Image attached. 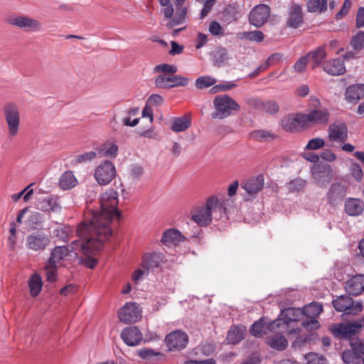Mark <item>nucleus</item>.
I'll list each match as a JSON object with an SVG mask.
<instances>
[{
    "label": "nucleus",
    "mask_w": 364,
    "mask_h": 364,
    "mask_svg": "<svg viewBox=\"0 0 364 364\" xmlns=\"http://www.w3.org/2000/svg\"><path fill=\"white\" fill-rule=\"evenodd\" d=\"M94 218H92L89 223L82 222L77 228V232H88L93 231L95 237H90L87 240L93 248L94 252H100L103 250L105 247V242L112 235V229L109 224L111 223L102 221L96 219V223L92 224Z\"/></svg>",
    "instance_id": "obj_1"
},
{
    "label": "nucleus",
    "mask_w": 364,
    "mask_h": 364,
    "mask_svg": "<svg viewBox=\"0 0 364 364\" xmlns=\"http://www.w3.org/2000/svg\"><path fill=\"white\" fill-rule=\"evenodd\" d=\"M118 193L111 188L100 196V211L92 210V215L94 220L92 224L96 223V219L111 223L114 218L120 220L122 214L117 208Z\"/></svg>",
    "instance_id": "obj_2"
},
{
    "label": "nucleus",
    "mask_w": 364,
    "mask_h": 364,
    "mask_svg": "<svg viewBox=\"0 0 364 364\" xmlns=\"http://www.w3.org/2000/svg\"><path fill=\"white\" fill-rule=\"evenodd\" d=\"M218 202V198L215 196H211L206 200L205 206H201L195 210V213L192 215L191 219L198 224L196 226L197 230L193 235H189L191 241L196 244L200 243L203 237V230L199 226L206 227L209 225L213 219V210L215 208Z\"/></svg>",
    "instance_id": "obj_3"
},
{
    "label": "nucleus",
    "mask_w": 364,
    "mask_h": 364,
    "mask_svg": "<svg viewBox=\"0 0 364 364\" xmlns=\"http://www.w3.org/2000/svg\"><path fill=\"white\" fill-rule=\"evenodd\" d=\"M328 331L336 338L343 341L355 340L359 337L362 331L360 323L354 320L332 323L329 326Z\"/></svg>",
    "instance_id": "obj_4"
},
{
    "label": "nucleus",
    "mask_w": 364,
    "mask_h": 364,
    "mask_svg": "<svg viewBox=\"0 0 364 364\" xmlns=\"http://www.w3.org/2000/svg\"><path fill=\"white\" fill-rule=\"evenodd\" d=\"M213 105L215 111L211 114L213 119H223L230 116L232 111L240 109L239 104L228 95L216 96Z\"/></svg>",
    "instance_id": "obj_5"
},
{
    "label": "nucleus",
    "mask_w": 364,
    "mask_h": 364,
    "mask_svg": "<svg viewBox=\"0 0 364 364\" xmlns=\"http://www.w3.org/2000/svg\"><path fill=\"white\" fill-rule=\"evenodd\" d=\"M310 172L316 185L321 188L326 187L334 178L333 168L326 162L320 161L318 164H313Z\"/></svg>",
    "instance_id": "obj_6"
},
{
    "label": "nucleus",
    "mask_w": 364,
    "mask_h": 364,
    "mask_svg": "<svg viewBox=\"0 0 364 364\" xmlns=\"http://www.w3.org/2000/svg\"><path fill=\"white\" fill-rule=\"evenodd\" d=\"M329 184L324 198L326 203L335 208L346 200L348 186L339 181H332Z\"/></svg>",
    "instance_id": "obj_7"
},
{
    "label": "nucleus",
    "mask_w": 364,
    "mask_h": 364,
    "mask_svg": "<svg viewBox=\"0 0 364 364\" xmlns=\"http://www.w3.org/2000/svg\"><path fill=\"white\" fill-rule=\"evenodd\" d=\"M302 115V112L286 114L281 118L279 125L284 131L291 134L298 132L300 129H306L309 126L305 124Z\"/></svg>",
    "instance_id": "obj_8"
},
{
    "label": "nucleus",
    "mask_w": 364,
    "mask_h": 364,
    "mask_svg": "<svg viewBox=\"0 0 364 364\" xmlns=\"http://www.w3.org/2000/svg\"><path fill=\"white\" fill-rule=\"evenodd\" d=\"M350 349H346L341 354V358L345 364H354L362 359L364 355V338L358 337L349 341Z\"/></svg>",
    "instance_id": "obj_9"
},
{
    "label": "nucleus",
    "mask_w": 364,
    "mask_h": 364,
    "mask_svg": "<svg viewBox=\"0 0 364 364\" xmlns=\"http://www.w3.org/2000/svg\"><path fill=\"white\" fill-rule=\"evenodd\" d=\"M117 316L121 322L124 323H136L141 317V310L136 302H127L119 308Z\"/></svg>",
    "instance_id": "obj_10"
},
{
    "label": "nucleus",
    "mask_w": 364,
    "mask_h": 364,
    "mask_svg": "<svg viewBox=\"0 0 364 364\" xmlns=\"http://www.w3.org/2000/svg\"><path fill=\"white\" fill-rule=\"evenodd\" d=\"M189 83V78L181 75H159L155 77V86L159 89L169 90L176 87H186Z\"/></svg>",
    "instance_id": "obj_11"
},
{
    "label": "nucleus",
    "mask_w": 364,
    "mask_h": 364,
    "mask_svg": "<svg viewBox=\"0 0 364 364\" xmlns=\"http://www.w3.org/2000/svg\"><path fill=\"white\" fill-rule=\"evenodd\" d=\"M117 174L114 164L109 160H104L97 166L94 176L100 185L109 183Z\"/></svg>",
    "instance_id": "obj_12"
},
{
    "label": "nucleus",
    "mask_w": 364,
    "mask_h": 364,
    "mask_svg": "<svg viewBox=\"0 0 364 364\" xmlns=\"http://www.w3.org/2000/svg\"><path fill=\"white\" fill-rule=\"evenodd\" d=\"M168 351L182 350L188 343V335L181 330H176L168 333L164 339Z\"/></svg>",
    "instance_id": "obj_13"
},
{
    "label": "nucleus",
    "mask_w": 364,
    "mask_h": 364,
    "mask_svg": "<svg viewBox=\"0 0 364 364\" xmlns=\"http://www.w3.org/2000/svg\"><path fill=\"white\" fill-rule=\"evenodd\" d=\"M270 14V7L264 4L255 6L250 12L248 19L249 23L257 27L260 28L267 21Z\"/></svg>",
    "instance_id": "obj_14"
},
{
    "label": "nucleus",
    "mask_w": 364,
    "mask_h": 364,
    "mask_svg": "<svg viewBox=\"0 0 364 364\" xmlns=\"http://www.w3.org/2000/svg\"><path fill=\"white\" fill-rule=\"evenodd\" d=\"M5 119L8 124L9 135L14 136L18 134L20 124V115L17 108L12 104H8L4 109Z\"/></svg>",
    "instance_id": "obj_15"
},
{
    "label": "nucleus",
    "mask_w": 364,
    "mask_h": 364,
    "mask_svg": "<svg viewBox=\"0 0 364 364\" xmlns=\"http://www.w3.org/2000/svg\"><path fill=\"white\" fill-rule=\"evenodd\" d=\"M289 303V300L287 299V301L278 304L280 309V316H283L284 324L285 325H289L292 322L299 321L304 316L302 309L287 306Z\"/></svg>",
    "instance_id": "obj_16"
},
{
    "label": "nucleus",
    "mask_w": 364,
    "mask_h": 364,
    "mask_svg": "<svg viewBox=\"0 0 364 364\" xmlns=\"http://www.w3.org/2000/svg\"><path fill=\"white\" fill-rule=\"evenodd\" d=\"M287 12L286 26L294 29L299 28L303 24L304 18L301 6L293 2L289 6Z\"/></svg>",
    "instance_id": "obj_17"
},
{
    "label": "nucleus",
    "mask_w": 364,
    "mask_h": 364,
    "mask_svg": "<svg viewBox=\"0 0 364 364\" xmlns=\"http://www.w3.org/2000/svg\"><path fill=\"white\" fill-rule=\"evenodd\" d=\"M121 338L128 346H138L143 340L142 333L136 326H130L123 328L121 332Z\"/></svg>",
    "instance_id": "obj_18"
},
{
    "label": "nucleus",
    "mask_w": 364,
    "mask_h": 364,
    "mask_svg": "<svg viewBox=\"0 0 364 364\" xmlns=\"http://www.w3.org/2000/svg\"><path fill=\"white\" fill-rule=\"evenodd\" d=\"M6 23L21 28H29L31 31H38L41 23L37 20L26 16H18L6 18Z\"/></svg>",
    "instance_id": "obj_19"
},
{
    "label": "nucleus",
    "mask_w": 364,
    "mask_h": 364,
    "mask_svg": "<svg viewBox=\"0 0 364 364\" xmlns=\"http://www.w3.org/2000/svg\"><path fill=\"white\" fill-rule=\"evenodd\" d=\"M50 242L49 237L43 233H32L26 238L28 248L35 251L44 250Z\"/></svg>",
    "instance_id": "obj_20"
},
{
    "label": "nucleus",
    "mask_w": 364,
    "mask_h": 364,
    "mask_svg": "<svg viewBox=\"0 0 364 364\" xmlns=\"http://www.w3.org/2000/svg\"><path fill=\"white\" fill-rule=\"evenodd\" d=\"M305 124L311 123L312 124H326L328 121L329 112L327 109H314L310 111L308 114L303 113L301 116Z\"/></svg>",
    "instance_id": "obj_21"
},
{
    "label": "nucleus",
    "mask_w": 364,
    "mask_h": 364,
    "mask_svg": "<svg viewBox=\"0 0 364 364\" xmlns=\"http://www.w3.org/2000/svg\"><path fill=\"white\" fill-rule=\"evenodd\" d=\"M264 184V176L259 174L243 182L241 186L249 196L255 198L258 192L263 188Z\"/></svg>",
    "instance_id": "obj_22"
},
{
    "label": "nucleus",
    "mask_w": 364,
    "mask_h": 364,
    "mask_svg": "<svg viewBox=\"0 0 364 364\" xmlns=\"http://www.w3.org/2000/svg\"><path fill=\"white\" fill-rule=\"evenodd\" d=\"M328 139L332 141L344 142L348 138V127L344 122L333 123L328 128Z\"/></svg>",
    "instance_id": "obj_23"
},
{
    "label": "nucleus",
    "mask_w": 364,
    "mask_h": 364,
    "mask_svg": "<svg viewBox=\"0 0 364 364\" xmlns=\"http://www.w3.org/2000/svg\"><path fill=\"white\" fill-rule=\"evenodd\" d=\"M345 289L348 295L356 296L361 294L364 291V274L353 275L347 281Z\"/></svg>",
    "instance_id": "obj_24"
},
{
    "label": "nucleus",
    "mask_w": 364,
    "mask_h": 364,
    "mask_svg": "<svg viewBox=\"0 0 364 364\" xmlns=\"http://www.w3.org/2000/svg\"><path fill=\"white\" fill-rule=\"evenodd\" d=\"M323 70L332 76H338L346 71L343 60L340 58L330 59L323 63Z\"/></svg>",
    "instance_id": "obj_25"
},
{
    "label": "nucleus",
    "mask_w": 364,
    "mask_h": 364,
    "mask_svg": "<svg viewBox=\"0 0 364 364\" xmlns=\"http://www.w3.org/2000/svg\"><path fill=\"white\" fill-rule=\"evenodd\" d=\"M57 196L50 195L45 198H39L36 203V208L43 212H58L61 210V206L58 203Z\"/></svg>",
    "instance_id": "obj_26"
},
{
    "label": "nucleus",
    "mask_w": 364,
    "mask_h": 364,
    "mask_svg": "<svg viewBox=\"0 0 364 364\" xmlns=\"http://www.w3.org/2000/svg\"><path fill=\"white\" fill-rule=\"evenodd\" d=\"M136 354L143 360L150 364H156L158 362H164L166 360V355L161 352H157L153 348H142L136 351Z\"/></svg>",
    "instance_id": "obj_27"
},
{
    "label": "nucleus",
    "mask_w": 364,
    "mask_h": 364,
    "mask_svg": "<svg viewBox=\"0 0 364 364\" xmlns=\"http://www.w3.org/2000/svg\"><path fill=\"white\" fill-rule=\"evenodd\" d=\"M364 210V202L360 198H348L345 200L344 211L349 216L360 215Z\"/></svg>",
    "instance_id": "obj_28"
},
{
    "label": "nucleus",
    "mask_w": 364,
    "mask_h": 364,
    "mask_svg": "<svg viewBox=\"0 0 364 364\" xmlns=\"http://www.w3.org/2000/svg\"><path fill=\"white\" fill-rule=\"evenodd\" d=\"M345 100L348 102L357 103L364 97V83H356L346 87Z\"/></svg>",
    "instance_id": "obj_29"
},
{
    "label": "nucleus",
    "mask_w": 364,
    "mask_h": 364,
    "mask_svg": "<svg viewBox=\"0 0 364 364\" xmlns=\"http://www.w3.org/2000/svg\"><path fill=\"white\" fill-rule=\"evenodd\" d=\"M246 327L242 325H232L228 331L226 341L228 344L237 345L245 338Z\"/></svg>",
    "instance_id": "obj_30"
},
{
    "label": "nucleus",
    "mask_w": 364,
    "mask_h": 364,
    "mask_svg": "<svg viewBox=\"0 0 364 364\" xmlns=\"http://www.w3.org/2000/svg\"><path fill=\"white\" fill-rule=\"evenodd\" d=\"M163 258L164 255L160 252H152L147 253L144 257L141 266L147 272L150 269L154 271V269H158L161 267Z\"/></svg>",
    "instance_id": "obj_31"
},
{
    "label": "nucleus",
    "mask_w": 364,
    "mask_h": 364,
    "mask_svg": "<svg viewBox=\"0 0 364 364\" xmlns=\"http://www.w3.org/2000/svg\"><path fill=\"white\" fill-rule=\"evenodd\" d=\"M186 237L177 229L170 228L164 232L161 242L166 245H171L178 243V242L185 241Z\"/></svg>",
    "instance_id": "obj_32"
},
{
    "label": "nucleus",
    "mask_w": 364,
    "mask_h": 364,
    "mask_svg": "<svg viewBox=\"0 0 364 364\" xmlns=\"http://www.w3.org/2000/svg\"><path fill=\"white\" fill-rule=\"evenodd\" d=\"M72 253L74 254L73 250H70L68 246L59 245L55 246L50 252V255L47 259L50 262L58 264V262L65 259L66 257H73Z\"/></svg>",
    "instance_id": "obj_33"
},
{
    "label": "nucleus",
    "mask_w": 364,
    "mask_h": 364,
    "mask_svg": "<svg viewBox=\"0 0 364 364\" xmlns=\"http://www.w3.org/2000/svg\"><path fill=\"white\" fill-rule=\"evenodd\" d=\"M325 45L318 47L314 50H311L306 54H309V60L311 62V69L314 70L326 62L327 53L325 50Z\"/></svg>",
    "instance_id": "obj_34"
},
{
    "label": "nucleus",
    "mask_w": 364,
    "mask_h": 364,
    "mask_svg": "<svg viewBox=\"0 0 364 364\" xmlns=\"http://www.w3.org/2000/svg\"><path fill=\"white\" fill-rule=\"evenodd\" d=\"M266 343L274 350L282 351L287 348L289 342L284 335L276 333L270 338H267Z\"/></svg>",
    "instance_id": "obj_35"
},
{
    "label": "nucleus",
    "mask_w": 364,
    "mask_h": 364,
    "mask_svg": "<svg viewBox=\"0 0 364 364\" xmlns=\"http://www.w3.org/2000/svg\"><path fill=\"white\" fill-rule=\"evenodd\" d=\"M254 105L256 109L269 114H275L279 111V104L275 100L263 101L257 99Z\"/></svg>",
    "instance_id": "obj_36"
},
{
    "label": "nucleus",
    "mask_w": 364,
    "mask_h": 364,
    "mask_svg": "<svg viewBox=\"0 0 364 364\" xmlns=\"http://www.w3.org/2000/svg\"><path fill=\"white\" fill-rule=\"evenodd\" d=\"M191 126V117L188 114H186L179 117H174L171 129L175 132H182L188 129Z\"/></svg>",
    "instance_id": "obj_37"
},
{
    "label": "nucleus",
    "mask_w": 364,
    "mask_h": 364,
    "mask_svg": "<svg viewBox=\"0 0 364 364\" xmlns=\"http://www.w3.org/2000/svg\"><path fill=\"white\" fill-rule=\"evenodd\" d=\"M30 294L33 298L37 297L43 288V281L41 275L38 273H33L28 281Z\"/></svg>",
    "instance_id": "obj_38"
},
{
    "label": "nucleus",
    "mask_w": 364,
    "mask_h": 364,
    "mask_svg": "<svg viewBox=\"0 0 364 364\" xmlns=\"http://www.w3.org/2000/svg\"><path fill=\"white\" fill-rule=\"evenodd\" d=\"M249 136L251 139L259 142H269L279 138L278 135L264 129L252 130L250 132Z\"/></svg>",
    "instance_id": "obj_39"
},
{
    "label": "nucleus",
    "mask_w": 364,
    "mask_h": 364,
    "mask_svg": "<svg viewBox=\"0 0 364 364\" xmlns=\"http://www.w3.org/2000/svg\"><path fill=\"white\" fill-rule=\"evenodd\" d=\"M302 310L306 318H316L323 311V306L321 303L314 301L304 305Z\"/></svg>",
    "instance_id": "obj_40"
},
{
    "label": "nucleus",
    "mask_w": 364,
    "mask_h": 364,
    "mask_svg": "<svg viewBox=\"0 0 364 364\" xmlns=\"http://www.w3.org/2000/svg\"><path fill=\"white\" fill-rule=\"evenodd\" d=\"M266 320H268L266 317H261L258 320L255 321L250 327V333L255 338H262L264 335L267 334V331L266 329Z\"/></svg>",
    "instance_id": "obj_41"
},
{
    "label": "nucleus",
    "mask_w": 364,
    "mask_h": 364,
    "mask_svg": "<svg viewBox=\"0 0 364 364\" xmlns=\"http://www.w3.org/2000/svg\"><path fill=\"white\" fill-rule=\"evenodd\" d=\"M77 181L72 171H65L59 179V186L63 190H70L76 186Z\"/></svg>",
    "instance_id": "obj_42"
},
{
    "label": "nucleus",
    "mask_w": 364,
    "mask_h": 364,
    "mask_svg": "<svg viewBox=\"0 0 364 364\" xmlns=\"http://www.w3.org/2000/svg\"><path fill=\"white\" fill-rule=\"evenodd\" d=\"M213 57V64L214 66L220 68L224 63L228 60V53L225 48L217 46L215 50L211 53Z\"/></svg>",
    "instance_id": "obj_43"
},
{
    "label": "nucleus",
    "mask_w": 364,
    "mask_h": 364,
    "mask_svg": "<svg viewBox=\"0 0 364 364\" xmlns=\"http://www.w3.org/2000/svg\"><path fill=\"white\" fill-rule=\"evenodd\" d=\"M319 340V336L316 332H310L309 333L302 334L296 337L293 342L292 346L295 348L305 346L306 343H316Z\"/></svg>",
    "instance_id": "obj_44"
},
{
    "label": "nucleus",
    "mask_w": 364,
    "mask_h": 364,
    "mask_svg": "<svg viewBox=\"0 0 364 364\" xmlns=\"http://www.w3.org/2000/svg\"><path fill=\"white\" fill-rule=\"evenodd\" d=\"M351 298V295H341L332 300L331 304L334 309L337 312H343L342 317L345 316V312Z\"/></svg>",
    "instance_id": "obj_45"
},
{
    "label": "nucleus",
    "mask_w": 364,
    "mask_h": 364,
    "mask_svg": "<svg viewBox=\"0 0 364 364\" xmlns=\"http://www.w3.org/2000/svg\"><path fill=\"white\" fill-rule=\"evenodd\" d=\"M307 11L309 13H324L328 9V0H307Z\"/></svg>",
    "instance_id": "obj_46"
},
{
    "label": "nucleus",
    "mask_w": 364,
    "mask_h": 364,
    "mask_svg": "<svg viewBox=\"0 0 364 364\" xmlns=\"http://www.w3.org/2000/svg\"><path fill=\"white\" fill-rule=\"evenodd\" d=\"M235 4H229L222 12V20L228 23L237 20L238 9Z\"/></svg>",
    "instance_id": "obj_47"
},
{
    "label": "nucleus",
    "mask_w": 364,
    "mask_h": 364,
    "mask_svg": "<svg viewBox=\"0 0 364 364\" xmlns=\"http://www.w3.org/2000/svg\"><path fill=\"white\" fill-rule=\"evenodd\" d=\"M58 264L46 260L44 266L46 281L52 284L58 280Z\"/></svg>",
    "instance_id": "obj_48"
},
{
    "label": "nucleus",
    "mask_w": 364,
    "mask_h": 364,
    "mask_svg": "<svg viewBox=\"0 0 364 364\" xmlns=\"http://www.w3.org/2000/svg\"><path fill=\"white\" fill-rule=\"evenodd\" d=\"M78 259V264L83 265L87 269H94L99 263L97 258L94 257L93 255H87L85 257H78V254L74 252V257L72 259L75 260Z\"/></svg>",
    "instance_id": "obj_49"
},
{
    "label": "nucleus",
    "mask_w": 364,
    "mask_h": 364,
    "mask_svg": "<svg viewBox=\"0 0 364 364\" xmlns=\"http://www.w3.org/2000/svg\"><path fill=\"white\" fill-rule=\"evenodd\" d=\"M363 310V302L362 300L354 301L353 298H351L348 308L345 312V316L350 315V316H357Z\"/></svg>",
    "instance_id": "obj_50"
},
{
    "label": "nucleus",
    "mask_w": 364,
    "mask_h": 364,
    "mask_svg": "<svg viewBox=\"0 0 364 364\" xmlns=\"http://www.w3.org/2000/svg\"><path fill=\"white\" fill-rule=\"evenodd\" d=\"M26 222L30 228L33 230L39 229L42 226L43 217L39 212H33L29 215Z\"/></svg>",
    "instance_id": "obj_51"
},
{
    "label": "nucleus",
    "mask_w": 364,
    "mask_h": 364,
    "mask_svg": "<svg viewBox=\"0 0 364 364\" xmlns=\"http://www.w3.org/2000/svg\"><path fill=\"white\" fill-rule=\"evenodd\" d=\"M306 364H328V360L325 355L315 352H309L305 355Z\"/></svg>",
    "instance_id": "obj_52"
},
{
    "label": "nucleus",
    "mask_w": 364,
    "mask_h": 364,
    "mask_svg": "<svg viewBox=\"0 0 364 364\" xmlns=\"http://www.w3.org/2000/svg\"><path fill=\"white\" fill-rule=\"evenodd\" d=\"M242 37L250 41L261 43L264 41L265 35L261 31H245L241 33Z\"/></svg>",
    "instance_id": "obj_53"
},
{
    "label": "nucleus",
    "mask_w": 364,
    "mask_h": 364,
    "mask_svg": "<svg viewBox=\"0 0 364 364\" xmlns=\"http://www.w3.org/2000/svg\"><path fill=\"white\" fill-rule=\"evenodd\" d=\"M306 185V181L298 177L287 183V189L292 193L299 192L304 188Z\"/></svg>",
    "instance_id": "obj_54"
},
{
    "label": "nucleus",
    "mask_w": 364,
    "mask_h": 364,
    "mask_svg": "<svg viewBox=\"0 0 364 364\" xmlns=\"http://www.w3.org/2000/svg\"><path fill=\"white\" fill-rule=\"evenodd\" d=\"M216 82L217 80L210 76H201L196 79V86L198 89H204L210 86H213Z\"/></svg>",
    "instance_id": "obj_55"
},
{
    "label": "nucleus",
    "mask_w": 364,
    "mask_h": 364,
    "mask_svg": "<svg viewBox=\"0 0 364 364\" xmlns=\"http://www.w3.org/2000/svg\"><path fill=\"white\" fill-rule=\"evenodd\" d=\"M154 71L156 73H162V75H172L175 74L178 71L177 66L175 65L168 64V63H161L157 65L154 68Z\"/></svg>",
    "instance_id": "obj_56"
},
{
    "label": "nucleus",
    "mask_w": 364,
    "mask_h": 364,
    "mask_svg": "<svg viewBox=\"0 0 364 364\" xmlns=\"http://www.w3.org/2000/svg\"><path fill=\"white\" fill-rule=\"evenodd\" d=\"M237 85L236 83L232 81H225L222 83L214 85L210 90V92L212 94L218 93L219 92L228 91L231 89L236 87Z\"/></svg>",
    "instance_id": "obj_57"
},
{
    "label": "nucleus",
    "mask_w": 364,
    "mask_h": 364,
    "mask_svg": "<svg viewBox=\"0 0 364 364\" xmlns=\"http://www.w3.org/2000/svg\"><path fill=\"white\" fill-rule=\"evenodd\" d=\"M350 45L356 51L362 50L364 47V31H359L353 36L350 41Z\"/></svg>",
    "instance_id": "obj_58"
},
{
    "label": "nucleus",
    "mask_w": 364,
    "mask_h": 364,
    "mask_svg": "<svg viewBox=\"0 0 364 364\" xmlns=\"http://www.w3.org/2000/svg\"><path fill=\"white\" fill-rule=\"evenodd\" d=\"M326 146V142L323 139L316 137L310 139L306 145L304 150L312 151L318 150L323 148Z\"/></svg>",
    "instance_id": "obj_59"
},
{
    "label": "nucleus",
    "mask_w": 364,
    "mask_h": 364,
    "mask_svg": "<svg viewBox=\"0 0 364 364\" xmlns=\"http://www.w3.org/2000/svg\"><path fill=\"white\" fill-rule=\"evenodd\" d=\"M301 326L308 331H315L321 327L319 321L316 318H306L301 322Z\"/></svg>",
    "instance_id": "obj_60"
},
{
    "label": "nucleus",
    "mask_w": 364,
    "mask_h": 364,
    "mask_svg": "<svg viewBox=\"0 0 364 364\" xmlns=\"http://www.w3.org/2000/svg\"><path fill=\"white\" fill-rule=\"evenodd\" d=\"M107 145V144H105L103 145L104 148L101 149L99 152H104L103 155L106 157L115 159L119 150L118 146L116 144H112L109 148H106Z\"/></svg>",
    "instance_id": "obj_61"
},
{
    "label": "nucleus",
    "mask_w": 364,
    "mask_h": 364,
    "mask_svg": "<svg viewBox=\"0 0 364 364\" xmlns=\"http://www.w3.org/2000/svg\"><path fill=\"white\" fill-rule=\"evenodd\" d=\"M208 30L210 34L214 36H221L225 34L224 28L216 21L210 23Z\"/></svg>",
    "instance_id": "obj_62"
},
{
    "label": "nucleus",
    "mask_w": 364,
    "mask_h": 364,
    "mask_svg": "<svg viewBox=\"0 0 364 364\" xmlns=\"http://www.w3.org/2000/svg\"><path fill=\"white\" fill-rule=\"evenodd\" d=\"M309 61V54L300 57L294 65V68L297 73H302L306 70V65Z\"/></svg>",
    "instance_id": "obj_63"
},
{
    "label": "nucleus",
    "mask_w": 364,
    "mask_h": 364,
    "mask_svg": "<svg viewBox=\"0 0 364 364\" xmlns=\"http://www.w3.org/2000/svg\"><path fill=\"white\" fill-rule=\"evenodd\" d=\"M282 324H284V318L283 316H280V314L278 315V317L273 321H266V329L270 332H274L277 328H279Z\"/></svg>",
    "instance_id": "obj_64"
}]
</instances>
